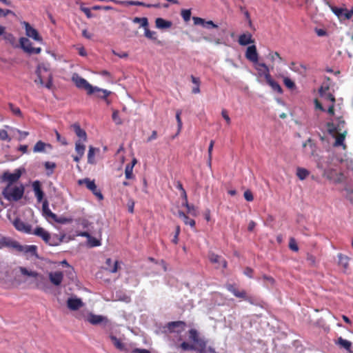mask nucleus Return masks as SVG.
Wrapping results in <instances>:
<instances>
[{"label":"nucleus","instance_id":"39","mask_svg":"<svg viewBox=\"0 0 353 353\" xmlns=\"http://www.w3.org/2000/svg\"><path fill=\"white\" fill-rule=\"evenodd\" d=\"M338 258L339 265H341L345 270L347 269L349 265L350 258L342 254H339Z\"/></svg>","mask_w":353,"mask_h":353},{"label":"nucleus","instance_id":"28","mask_svg":"<svg viewBox=\"0 0 353 353\" xmlns=\"http://www.w3.org/2000/svg\"><path fill=\"white\" fill-rule=\"evenodd\" d=\"M137 163L136 159H133L132 162L128 163L125 169V176L127 179H131L133 177L132 170L134 165Z\"/></svg>","mask_w":353,"mask_h":353},{"label":"nucleus","instance_id":"31","mask_svg":"<svg viewBox=\"0 0 353 353\" xmlns=\"http://www.w3.org/2000/svg\"><path fill=\"white\" fill-rule=\"evenodd\" d=\"M227 290L230 291L231 293L234 294L236 297L241 298L245 297V290H239L235 286L233 285H227Z\"/></svg>","mask_w":353,"mask_h":353},{"label":"nucleus","instance_id":"38","mask_svg":"<svg viewBox=\"0 0 353 353\" xmlns=\"http://www.w3.org/2000/svg\"><path fill=\"white\" fill-rule=\"evenodd\" d=\"M12 243L13 241L11 239L2 236L0 234V249H2L3 248H11Z\"/></svg>","mask_w":353,"mask_h":353},{"label":"nucleus","instance_id":"10","mask_svg":"<svg viewBox=\"0 0 353 353\" xmlns=\"http://www.w3.org/2000/svg\"><path fill=\"white\" fill-rule=\"evenodd\" d=\"M210 261L216 265V268L221 267L225 268L227 266L226 261L221 256L214 252H210L208 254Z\"/></svg>","mask_w":353,"mask_h":353},{"label":"nucleus","instance_id":"25","mask_svg":"<svg viewBox=\"0 0 353 353\" xmlns=\"http://www.w3.org/2000/svg\"><path fill=\"white\" fill-rule=\"evenodd\" d=\"M238 42L241 46H247L254 43V40L252 39L251 33L247 32L242 34L239 37Z\"/></svg>","mask_w":353,"mask_h":353},{"label":"nucleus","instance_id":"26","mask_svg":"<svg viewBox=\"0 0 353 353\" xmlns=\"http://www.w3.org/2000/svg\"><path fill=\"white\" fill-rule=\"evenodd\" d=\"M42 212L43 215L46 216V219L51 218L53 221L57 218V215L53 213L49 208L48 201L45 200L43 202L42 205Z\"/></svg>","mask_w":353,"mask_h":353},{"label":"nucleus","instance_id":"58","mask_svg":"<svg viewBox=\"0 0 353 353\" xmlns=\"http://www.w3.org/2000/svg\"><path fill=\"white\" fill-rule=\"evenodd\" d=\"M54 132L56 136V139L59 143L63 145H67L68 143L65 137H62L56 130H54Z\"/></svg>","mask_w":353,"mask_h":353},{"label":"nucleus","instance_id":"5","mask_svg":"<svg viewBox=\"0 0 353 353\" xmlns=\"http://www.w3.org/2000/svg\"><path fill=\"white\" fill-rule=\"evenodd\" d=\"M330 10L332 12L338 17L340 21L350 19L353 15V10H348L346 8H338L336 6H332L327 3Z\"/></svg>","mask_w":353,"mask_h":353},{"label":"nucleus","instance_id":"62","mask_svg":"<svg viewBox=\"0 0 353 353\" xmlns=\"http://www.w3.org/2000/svg\"><path fill=\"white\" fill-rule=\"evenodd\" d=\"M180 347H181L182 350H185V351H188V350H196L194 345H192V344H190L187 342H183L181 345H180Z\"/></svg>","mask_w":353,"mask_h":353},{"label":"nucleus","instance_id":"12","mask_svg":"<svg viewBox=\"0 0 353 353\" xmlns=\"http://www.w3.org/2000/svg\"><path fill=\"white\" fill-rule=\"evenodd\" d=\"M245 57L253 63H257L259 61V54L256 47L254 45L248 46L245 52Z\"/></svg>","mask_w":353,"mask_h":353},{"label":"nucleus","instance_id":"29","mask_svg":"<svg viewBox=\"0 0 353 353\" xmlns=\"http://www.w3.org/2000/svg\"><path fill=\"white\" fill-rule=\"evenodd\" d=\"M19 43L21 48L26 52L30 53V50L32 48V43L26 37H21L19 39Z\"/></svg>","mask_w":353,"mask_h":353},{"label":"nucleus","instance_id":"60","mask_svg":"<svg viewBox=\"0 0 353 353\" xmlns=\"http://www.w3.org/2000/svg\"><path fill=\"white\" fill-rule=\"evenodd\" d=\"M90 191L92 192L94 195H95L99 200L103 199V196L100 190H99L96 185H94V188L90 189Z\"/></svg>","mask_w":353,"mask_h":353},{"label":"nucleus","instance_id":"18","mask_svg":"<svg viewBox=\"0 0 353 353\" xmlns=\"http://www.w3.org/2000/svg\"><path fill=\"white\" fill-rule=\"evenodd\" d=\"M63 279V274L61 272H52L49 273V279L50 282L58 286L61 285Z\"/></svg>","mask_w":353,"mask_h":353},{"label":"nucleus","instance_id":"35","mask_svg":"<svg viewBox=\"0 0 353 353\" xmlns=\"http://www.w3.org/2000/svg\"><path fill=\"white\" fill-rule=\"evenodd\" d=\"M181 205L183 207H185L187 208V212L192 215V216H196L197 215V210L194 205L189 204L188 201V198L185 199L184 202H182Z\"/></svg>","mask_w":353,"mask_h":353},{"label":"nucleus","instance_id":"9","mask_svg":"<svg viewBox=\"0 0 353 353\" xmlns=\"http://www.w3.org/2000/svg\"><path fill=\"white\" fill-rule=\"evenodd\" d=\"M329 90L330 88L328 86H321L319 90V95L325 102L335 103V97L329 92Z\"/></svg>","mask_w":353,"mask_h":353},{"label":"nucleus","instance_id":"41","mask_svg":"<svg viewBox=\"0 0 353 353\" xmlns=\"http://www.w3.org/2000/svg\"><path fill=\"white\" fill-rule=\"evenodd\" d=\"M106 265L108 266L107 269L112 273H114L118 270V261L112 262L111 259H107L105 261Z\"/></svg>","mask_w":353,"mask_h":353},{"label":"nucleus","instance_id":"37","mask_svg":"<svg viewBox=\"0 0 353 353\" xmlns=\"http://www.w3.org/2000/svg\"><path fill=\"white\" fill-rule=\"evenodd\" d=\"M256 70L259 72L261 75H263L265 79H266V70L270 73L269 68L264 63H254Z\"/></svg>","mask_w":353,"mask_h":353},{"label":"nucleus","instance_id":"23","mask_svg":"<svg viewBox=\"0 0 353 353\" xmlns=\"http://www.w3.org/2000/svg\"><path fill=\"white\" fill-rule=\"evenodd\" d=\"M83 305V302L78 298H69L67 301V306L72 310H77Z\"/></svg>","mask_w":353,"mask_h":353},{"label":"nucleus","instance_id":"57","mask_svg":"<svg viewBox=\"0 0 353 353\" xmlns=\"http://www.w3.org/2000/svg\"><path fill=\"white\" fill-rule=\"evenodd\" d=\"M189 338L195 343L198 342L199 335L195 329H191L189 330Z\"/></svg>","mask_w":353,"mask_h":353},{"label":"nucleus","instance_id":"59","mask_svg":"<svg viewBox=\"0 0 353 353\" xmlns=\"http://www.w3.org/2000/svg\"><path fill=\"white\" fill-rule=\"evenodd\" d=\"M36 74H37V79L34 80V82L38 84V85H40L41 86H43L44 85V82H43V80L41 77V70H40V68L39 67L37 70H36Z\"/></svg>","mask_w":353,"mask_h":353},{"label":"nucleus","instance_id":"7","mask_svg":"<svg viewBox=\"0 0 353 353\" xmlns=\"http://www.w3.org/2000/svg\"><path fill=\"white\" fill-rule=\"evenodd\" d=\"M22 172L21 169H16L14 173H10L9 172H5L1 176V181H8L10 185L18 181L21 177Z\"/></svg>","mask_w":353,"mask_h":353},{"label":"nucleus","instance_id":"16","mask_svg":"<svg viewBox=\"0 0 353 353\" xmlns=\"http://www.w3.org/2000/svg\"><path fill=\"white\" fill-rule=\"evenodd\" d=\"M70 128L74 132L75 134L79 138V140L83 141H87V134L85 131L82 129L78 123L71 125Z\"/></svg>","mask_w":353,"mask_h":353},{"label":"nucleus","instance_id":"52","mask_svg":"<svg viewBox=\"0 0 353 353\" xmlns=\"http://www.w3.org/2000/svg\"><path fill=\"white\" fill-rule=\"evenodd\" d=\"M199 346V353H208V347H206V343L203 341V340H198V342H196Z\"/></svg>","mask_w":353,"mask_h":353},{"label":"nucleus","instance_id":"50","mask_svg":"<svg viewBox=\"0 0 353 353\" xmlns=\"http://www.w3.org/2000/svg\"><path fill=\"white\" fill-rule=\"evenodd\" d=\"M98 90L101 91H95L94 94H96V95L99 98L106 99L108 95L110 94V92L108 91L107 90H103L99 88Z\"/></svg>","mask_w":353,"mask_h":353},{"label":"nucleus","instance_id":"24","mask_svg":"<svg viewBox=\"0 0 353 353\" xmlns=\"http://www.w3.org/2000/svg\"><path fill=\"white\" fill-rule=\"evenodd\" d=\"M304 152L308 154H314L316 152V146L314 143V141L311 139H308L305 143L303 144Z\"/></svg>","mask_w":353,"mask_h":353},{"label":"nucleus","instance_id":"22","mask_svg":"<svg viewBox=\"0 0 353 353\" xmlns=\"http://www.w3.org/2000/svg\"><path fill=\"white\" fill-rule=\"evenodd\" d=\"M343 196L353 205V186L346 184L341 190Z\"/></svg>","mask_w":353,"mask_h":353},{"label":"nucleus","instance_id":"36","mask_svg":"<svg viewBox=\"0 0 353 353\" xmlns=\"http://www.w3.org/2000/svg\"><path fill=\"white\" fill-rule=\"evenodd\" d=\"M190 78L192 82L194 84V86L192 88V92L194 94L200 93V79L199 77H195L193 75H191Z\"/></svg>","mask_w":353,"mask_h":353},{"label":"nucleus","instance_id":"45","mask_svg":"<svg viewBox=\"0 0 353 353\" xmlns=\"http://www.w3.org/2000/svg\"><path fill=\"white\" fill-rule=\"evenodd\" d=\"M110 339L113 343L114 345L119 350H123L125 349V345L119 339L114 335H110Z\"/></svg>","mask_w":353,"mask_h":353},{"label":"nucleus","instance_id":"43","mask_svg":"<svg viewBox=\"0 0 353 353\" xmlns=\"http://www.w3.org/2000/svg\"><path fill=\"white\" fill-rule=\"evenodd\" d=\"M101 245V239L93 237L92 235L87 240V245L89 248L98 247Z\"/></svg>","mask_w":353,"mask_h":353},{"label":"nucleus","instance_id":"13","mask_svg":"<svg viewBox=\"0 0 353 353\" xmlns=\"http://www.w3.org/2000/svg\"><path fill=\"white\" fill-rule=\"evenodd\" d=\"M86 320L90 323H91L92 325H99L101 323L106 324L108 322L107 317L103 316L102 315H97V314H94L92 313H90L88 315Z\"/></svg>","mask_w":353,"mask_h":353},{"label":"nucleus","instance_id":"20","mask_svg":"<svg viewBox=\"0 0 353 353\" xmlns=\"http://www.w3.org/2000/svg\"><path fill=\"white\" fill-rule=\"evenodd\" d=\"M185 326V323L181 321L169 322L166 325V327L170 331V332H180L181 330H176V329L181 328V330H183Z\"/></svg>","mask_w":353,"mask_h":353},{"label":"nucleus","instance_id":"17","mask_svg":"<svg viewBox=\"0 0 353 353\" xmlns=\"http://www.w3.org/2000/svg\"><path fill=\"white\" fill-rule=\"evenodd\" d=\"M265 81L272 88L273 90L279 94L283 93V90L281 85L274 80L272 79L270 74L266 70V79Z\"/></svg>","mask_w":353,"mask_h":353},{"label":"nucleus","instance_id":"42","mask_svg":"<svg viewBox=\"0 0 353 353\" xmlns=\"http://www.w3.org/2000/svg\"><path fill=\"white\" fill-rule=\"evenodd\" d=\"M77 223L81 225L85 230L92 231V223L85 219H79Z\"/></svg>","mask_w":353,"mask_h":353},{"label":"nucleus","instance_id":"3","mask_svg":"<svg viewBox=\"0 0 353 353\" xmlns=\"http://www.w3.org/2000/svg\"><path fill=\"white\" fill-rule=\"evenodd\" d=\"M20 272L24 276H28L34 278L37 288L45 290L47 280L43 275L40 274L35 271L28 270L23 267L20 268Z\"/></svg>","mask_w":353,"mask_h":353},{"label":"nucleus","instance_id":"47","mask_svg":"<svg viewBox=\"0 0 353 353\" xmlns=\"http://www.w3.org/2000/svg\"><path fill=\"white\" fill-rule=\"evenodd\" d=\"M310 172L305 168H297L296 175L300 180H304L309 175Z\"/></svg>","mask_w":353,"mask_h":353},{"label":"nucleus","instance_id":"46","mask_svg":"<svg viewBox=\"0 0 353 353\" xmlns=\"http://www.w3.org/2000/svg\"><path fill=\"white\" fill-rule=\"evenodd\" d=\"M133 23H139L141 27L146 28L148 27V20L146 17H134L132 19Z\"/></svg>","mask_w":353,"mask_h":353},{"label":"nucleus","instance_id":"19","mask_svg":"<svg viewBox=\"0 0 353 353\" xmlns=\"http://www.w3.org/2000/svg\"><path fill=\"white\" fill-rule=\"evenodd\" d=\"M41 183L39 181H35L32 183V188H33L35 196L39 203L42 201L43 196H44V192L41 190Z\"/></svg>","mask_w":353,"mask_h":353},{"label":"nucleus","instance_id":"63","mask_svg":"<svg viewBox=\"0 0 353 353\" xmlns=\"http://www.w3.org/2000/svg\"><path fill=\"white\" fill-rule=\"evenodd\" d=\"M289 248L294 252H297L299 250L298 245L294 238H290L289 242Z\"/></svg>","mask_w":353,"mask_h":353},{"label":"nucleus","instance_id":"34","mask_svg":"<svg viewBox=\"0 0 353 353\" xmlns=\"http://www.w3.org/2000/svg\"><path fill=\"white\" fill-rule=\"evenodd\" d=\"M178 216L183 220L185 225H189L191 227H194L195 225L194 220L190 219L183 211L179 210Z\"/></svg>","mask_w":353,"mask_h":353},{"label":"nucleus","instance_id":"21","mask_svg":"<svg viewBox=\"0 0 353 353\" xmlns=\"http://www.w3.org/2000/svg\"><path fill=\"white\" fill-rule=\"evenodd\" d=\"M33 234L41 238L46 243H48L50 234L41 227H37L32 232Z\"/></svg>","mask_w":353,"mask_h":353},{"label":"nucleus","instance_id":"14","mask_svg":"<svg viewBox=\"0 0 353 353\" xmlns=\"http://www.w3.org/2000/svg\"><path fill=\"white\" fill-rule=\"evenodd\" d=\"M116 3H120L123 6H143L145 8H159V4H150V3H145L142 1H115Z\"/></svg>","mask_w":353,"mask_h":353},{"label":"nucleus","instance_id":"44","mask_svg":"<svg viewBox=\"0 0 353 353\" xmlns=\"http://www.w3.org/2000/svg\"><path fill=\"white\" fill-rule=\"evenodd\" d=\"M82 140H78L75 143V150L78 154H83L85 150V146Z\"/></svg>","mask_w":353,"mask_h":353},{"label":"nucleus","instance_id":"30","mask_svg":"<svg viewBox=\"0 0 353 353\" xmlns=\"http://www.w3.org/2000/svg\"><path fill=\"white\" fill-rule=\"evenodd\" d=\"M156 27L159 29L169 28L172 23L170 21H166L162 18H157L155 20Z\"/></svg>","mask_w":353,"mask_h":353},{"label":"nucleus","instance_id":"55","mask_svg":"<svg viewBox=\"0 0 353 353\" xmlns=\"http://www.w3.org/2000/svg\"><path fill=\"white\" fill-rule=\"evenodd\" d=\"M84 3H80V10L86 15L88 19H90L93 17L92 13L91 12V10L88 8L84 6Z\"/></svg>","mask_w":353,"mask_h":353},{"label":"nucleus","instance_id":"51","mask_svg":"<svg viewBox=\"0 0 353 353\" xmlns=\"http://www.w3.org/2000/svg\"><path fill=\"white\" fill-rule=\"evenodd\" d=\"M284 85L290 90H294L296 88L295 83L289 77H283Z\"/></svg>","mask_w":353,"mask_h":353},{"label":"nucleus","instance_id":"6","mask_svg":"<svg viewBox=\"0 0 353 353\" xmlns=\"http://www.w3.org/2000/svg\"><path fill=\"white\" fill-rule=\"evenodd\" d=\"M12 248H15L19 252H23L24 253H29L32 256H34L36 258H39L37 254V247L34 245H21L17 241H13L12 247Z\"/></svg>","mask_w":353,"mask_h":353},{"label":"nucleus","instance_id":"11","mask_svg":"<svg viewBox=\"0 0 353 353\" xmlns=\"http://www.w3.org/2000/svg\"><path fill=\"white\" fill-rule=\"evenodd\" d=\"M13 225L16 230L18 231L26 233V234H32V226L29 224L26 223L23 221H21L20 219H16L14 222Z\"/></svg>","mask_w":353,"mask_h":353},{"label":"nucleus","instance_id":"8","mask_svg":"<svg viewBox=\"0 0 353 353\" xmlns=\"http://www.w3.org/2000/svg\"><path fill=\"white\" fill-rule=\"evenodd\" d=\"M22 24L25 28L26 34L28 37L33 39L34 41H37L39 42H42L43 39L39 35L38 31L35 28H34L32 26H31V25L28 22L23 21L22 23Z\"/></svg>","mask_w":353,"mask_h":353},{"label":"nucleus","instance_id":"33","mask_svg":"<svg viewBox=\"0 0 353 353\" xmlns=\"http://www.w3.org/2000/svg\"><path fill=\"white\" fill-rule=\"evenodd\" d=\"M336 344L347 351H350L352 347V343L348 340L343 339L341 336L337 339Z\"/></svg>","mask_w":353,"mask_h":353},{"label":"nucleus","instance_id":"1","mask_svg":"<svg viewBox=\"0 0 353 353\" xmlns=\"http://www.w3.org/2000/svg\"><path fill=\"white\" fill-rule=\"evenodd\" d=\"M24 193V187L20 186L11 187L8 184L2 191L3 197L8 201H17L20 200Z\"/></svg>","mask_w":353,"mask_h":353},{"label":"nucleus","instance_id":"54","mask_svg":"<svg viewBox=\"0 0 353 353\" xmlns=\"http://www.w3.org/2000/svg\"><path fill=\"white\" fill-rule=\"evenodd\" d=\"M345 137V133H339L336 137L334 145L335 146L342 145L343 144Z\"/></svg>","mask_w":353,"mask_h":353},{"label":"nucleus","instance_id":"56","mask_svg":"<svg viewBox=\"0 0 353 353\" xmlns=\"http://www.w3.org/2000/svg\"><path fill=\"white\" fill-rule=\"evenodd\" d=\"M176 188L181 191V197L186 199L188 198L186 191L183 187L182 183L180 181H177L176 183Z\"/></svg>","mask_w":353,"mask_h":353},{"label":"nucleus","instance_id":"4","mask_svg":"<svg viewBox=\"0 0 353 353\" xmlns=\"http://www.w3.org/2000/svg\"><path fill=\"white\" fill-rule=\"evenodd\" d=\"M326 178L334 184L344 183L346 181L345 175L341 172H337L333 169H329L325 171Z\"/></svg>","mask_w":353,"mask_h":353},{"label":"nucleus","instance_id":"27","mask_svg":"<svg viewBox=\"0 0 353 353\" xmlns=\"http://www.w3.org/2000/svg\"><path fill=\"white\" fill-rule=\"evenodd\" d=\"M65 237V234H63L62 235L59 236L57 234H54L53 235L50 236L48 245L50 246H57L61 244V242H63V239Z\"/></svg>","mask_w":353,"mask_h":353},{"label":"nucleus","instance_id":"15","mask_svg":"<svg viewBox=\"0 0 353 353\" xmlns=\"http://www.w3.org/2000/svg\"><path fill=\"white\" fill-rule=\"evenodd\" d=\"M194 24V25H201L204 28H218V26L216 25L212 21H205V19L198 17H192Z\"/></svg>","mask_w":353,"mask_h":353},{"label":"nucleus","instance_id":"61","mask_svg":"<svg viewBox=\"0 0 353 353\" xmlns=\"http://www.w3.org/2000/svg\"><path fill=\"white\" fill-rule=\"evenodd\" d=\"M181 15L185 21H188L191 17V10H182L181 12Z\"/></svg>","mask_w":353,"mask_h":353},{"label":"nucleus","instance_id":"2","mask_svg":"<svg viewBox=\"0 0 353 353\" xmlns=\"http://www.w3.org/2000/svg\"><path fill=\"white\" fill-rule=\"evenodd\" d=\"M72 80L78 88L86 90L88 94H92L95 91H100L97 87H93L85 79L77 74L72 75Z\"/></svg>","mask_w":353,"mask_h":353},{"label":"nucleus","instance_id":"49","mask_svg":"<svg viewBox=\"0 0 353 353\" xmlns=\"http://www.w3.org/2000/svg\"><path fill=\"white\" fill-rule=\"evenodd\" d=\"M44 165H45L46 169L48 170L47 175L48 176L51 175L53 172V170L56 167L55 163L50 162V161H46V162H45Z\"/></svg>","mask_w":353,"mask_h":353},{"label":"nucleus","instance_id":"48","mask_svg":"<svg viewBox=\"0 0 353 353\" xmlns=\"http://www.w3.org/2000/svg\"><path fill=\"white\" fill-rule=\"evenodd\" d=\"M72 221V218L65 216H57V218L54 220V221L60 224L71 223Z\"/></svg>","mask_w":353,"mask_h":353},{"label":"nucleus","instance_id":"53","mask_svg":"<svg viewBox=\"0 0 353 353\" xmlns=\"http://www.w3.org/2000/svg\"><path fill=\"white\" fill-rule=\"evenodd\" d=\"M8 106H9V108H10V111L12 112L13 114H14L16 116H18V117H22V113H21V110L19 109V107H17V106L14 105L11 103H10L8 104Z\"/></svg>","mask_w":353,"mask_h":353},{"label":"nucleus","instance_id":"40","mask_svg":"<svg viewBox=\"0 0 353 353\" xmlns=\"http://www.w3.org/2000/svg\"><path fill=\"white\" fill-rule=\"evenodd\" d=\"M78 183L79 185H85L89 190H90V189L93 188L94 185H95L94 180H90L89 178H84L82 179H79L78 181Z\"/></svg>","mask_w":353,"mask_h":353},{"label":"nucleus","instance_id":"64","mask_svg":"<svg viewBox=\"0 0 353 353\" xmlns=\"http://www.w3.org/2000/svg\"><path fill=\"white\" fill-rule=\"evenodd\" d=\"M112 118L116 124L120 125L122 123V121L119 115V111L114 110L112 113Z\"/></svg>","mask_w":353,"mask_h":353},{"label":"nucleus","instance_id":"32","mask_svg":"<svg viewBox=\"0 0 353 353\" xmlns=\"http://www.w3.org/2000/svg\"><path fill=\"white\" fill-rule=\"evenodd\" d=\"M46 148H52L50 144L45 143L41 141H39L36 143L34 146L33 152H45Z\"/></svg>","mask_w":353,"mask_h":353}]
</instances>
